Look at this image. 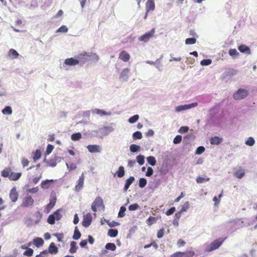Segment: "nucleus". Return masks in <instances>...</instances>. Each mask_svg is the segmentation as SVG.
Instances as JSON below:
<instances>
[{
    "label": "nucleus",
    "mask_w": 257,
    "mask_h": 257,
    "mask_svg": "<svg viewBox=\"0 0 257 257\" xmlns=\"http://www.w3.org/2000/svg\"><path fill=\"white\" fill-rule=\"evenodd\" d=\"M53 235L56 236L57 238V240L59 242H62L64 237V235L62 233H57L54 234Z\"/></svg>",
    "instance_id": "4d7b16f0"
},
{
    "label": "nucleus",
    "mask_w": 257,
    "mask_h": 257,
    "mask_svg": "<svg viewBox=\"0 0 257 257\" xmlns=\"http://www.w3.org/2000/svg\"><path fill=\"white\" fill-rule=\"evenodd\" d=\"M155 33V29H152L150 31L146 33L145 34L141 36L139 39L140 41L147 42H148L151 38H152Z\"/></svg>",
    "instance_id": "0eeeda50"
},
{
    "label": "nucleus",
    "mask_w": 257,
    "mask_h": 257,
    "mask_svg": "<svg viewBox=\"0 0 257 257\" xmlns=\"http://www.w3.org/2000/svg\"><path fill=\"white\" fill-rule=\"evenodd\" d=\"M88 56L90 60L92 59L95 61H98L99 60V57L96 53L92 52L88 53Z\"/></svg>",
    "instance_id": "c9c22d12"
},
{
    "label": "nucleus",
    "mask_w": 257,
    "mask_h": 257,
    "mask_svg": "<svg viewBox=\"0 0 257 257\" xmlns=\"http://www.w3.org/2000/svg\"><path fill=\"white\" fill-rule=\"evenodd\" d=\"M164 232H165V229L164 228H162V229H160V230H159L158 231V232H157V237L158 238H161L162 237H163V236H164Z\"/></svg>",
    "instance_id": "69168bd1"
},
{
    "label": "nucleus",
    "mask_w": 257,
    "mask_h": 257,
    "mask_svg": "<svg viewBox=\"0 0 257 257\" xmlns=\"http://www.w3.org/2000/svg\"><path fill=\"white\" fill-rule=\"evenodd\" d=\"M34 202V199L30 195L25 197L22 201L21 206L23 207H28L33 205Z\"/></svg>",
    "instance_id": "39448f33"
},
{
    "label": "nucleus",
    "mask_w": 257,
    "mask_h": 257,
    "mask_svg": "<svg viewBox=\"0 0 257 257\" xmlns=\"http://www.w3.org/2000/svg\"><path fill=\"white\" fill-rule=\"evenodd\" d=\"M147 180L144 178H140L139 180V186L141 188H144L147 184Z\"/></svg>",
    "instance_id": "8fccbe9b"
},
{
    "label": "nucleus",
    "mask_w": 257,
    "mask_h": 257,
    "mask_svg": "<svg viewBox=\"0 0 257 257\" xmlns=\"http://www.w3.org/2000/svg\"><path fill=\"white\" fill-rule=\"evenodd\" d=\"M139 116L138 114H135L133 116L131 117L128 119V122L131 123H134L136 122L139 119Z\"/></svg>",
    "instance_id": "49530a36"
},
{
    "label": "nucleus",
    "mask_w": 257,
    "mask_h": 257,
    "mask_svg": "<svg viewBox=\"0 0 257 257\" xmlns=\"http://www.w3.org/2000/svg\"><path fill=\"white\" fill-rule=\"evenodd\" d=\"M181 140H182L181 136L178 135V136H176L175 138L174 139L173 143L175 144H178L181 142Z\"/></svg>",
    "instance_id": "338daca9"
},
{
    "label": "nucleus",
    "mask_w": 257,
    "mask_h": 257,
    "mask_svg": "<svg viewBox=\"0 0 257 257\" xmlns=\"http://www.w3.org/2000/svg\"><path fill=\"white\" fill-rule=\"evenodd\" d=\"M133 138L134 139H141L142 138V134L140 132H136L133 134Z\"/></svg>",
    "instance_id": "052dcab7"
},
{
    "label": "nucleus",
    "mask_w": 257,
    "mask_h": 257,
    "mask_svg": "<svg viewBox=\"0 0 257 257\" xmlns=\"http://www.w3.org/2000/svg\"><path fill=\"white\" fill-rule=\"evenodd\" d=\"M182 212L180 211L178 212L175 214L174 216V222L173 223L175 224V222H176L177 223H178V221L180 218L181 215H182Z\"/></svg>",
    "instance_id": "5fc2aeb1"
},
{
    "label": "nucleus",
    "mask_w": 257,
    "mask_h": 257,
    "mask_svg": "<svg viewBox=\"0 0 257 257\" xmlns=\"http://www.w3.org/2000/svg\"><path fill=\"white\" fill-rule=\"evenodd\" d=\"M19 54L17 52L16 50L14 49H11L10 50L9 52V57H11L12 59H16L18 57Z\"/></svg>",
    "instance_id": "cd10ccee"
},
{
    "label": "nucleus",
    "mask_w": 257,
    "mask_h": 257,
    "mask_svg": "<svg viewBox=\"0 0 257 257\" xmlns=\"http://www.w3.org/2000/svg\"><path fill=\"white\" fill-rule=\"evenodd\" d=\"M210 180V178L208 177L204 178L202 177L198 176L197 177L196 181L198 184L203 183L205 182H208Z\"/></svg>",
    "instance_id": "473e14b6"
},
{
    "label": "nucleus",
    "mask_w": 257,
    "mask_h": 257,
    "mask_svg": "<svg viewBox=\"0 0 257 257\" xmlns=\"http://www.w3.org/2000/svg\"><path fill=\"white\" fill-rule=\"evenodd\" d=\"M68 31V28L66 26L63 25L60 27L57 31V32L66 33Z\"/></svg>",
    "instance_id": "0e129e2a"
},
{
    "label": "nucleus",
    "mask_w": 257,
    "mask_h": 257,
    "mask_svg": "<svg viewBox=\"0 0 257 257\" xmlns=\"http://www.w3.org/2000/svg\"><path fill=\"white\" fill-rule=\"evenodd\" d=\"M64 64L68 66H75L78 64V59L76 56L75 58H67L65 59Z\"/></svg>",
    "instance_id": "2eb2a0df"
},
{
    "label": "nucleus",
    "mask_w": 257,
    "mask_h": 257,
    "mask_svg": "<svg viewBox=\"0 0 257 257\" xmlns=\"http://www.w3.org/2000/svg\"><path fill=\"white\" fill-rule=\"evenodd\" d=\"M176 210V208L175 207H171L170 209H169V210H168L165 214L167 215V216H169V215H172V214H173L174 213V212Z\"/></svg>",
    "instance_id": "774afa93"
},
{
    "label": "nucleus",
    "mask_w": 257,
    "mask_h": 257,
    "mask_svg": "<svg viewBox=\"0 0 257 257\" xmlns=\"http://www.w3.org/2000/svg\"><path fill=\"white\" fill-rule=\"evenodd\" d=\"M148 163L152 166H155L156 163L155 158L153 156H149L147 158Z\"/></svg>",
    "instance_id": "58836bf2"
},
{
    "label": "nucleus",
    "mask_w": 257,
    "mask_h": 257,
    "mask_svg": "<svg viewBox=\"0 0 257 257\" xmlns=\"http://www.w3.org/2000/svg\"><path fill=\"white\" fill-rule=\"evenodd\" d=\"M92 112L93 113H96L100 116L107 115L110 114V113H107L106 111L98 108H95L93 109L92 110Z\"/></svg>",
    "instance_id": "bb28decb"
},
{
    "label": "nucleus",
    "mask_w": 257,
    "mask_h": 257,
    "mask_svg": "<svg viewBox=\"0 0 257 257\" xmlns=\"http://www.w3.org/2000/svg\"><path fill=\"white\" fill-rule=\"evenodd\" d=\"M244 174V171L243 169H239L234 173V175L238 179L242 178Z\"/></svg>",
    "instance_id": "7c9ffc66"
},
{
    "label": "nucleus",
    "mask_w": 257,
    "mask_h": 257,
    "mask_svg": "<svg viewBox=\"0 0 257 257\" xmlns=\"http://www.w3.org/2000/svg\"><path fill=\"white\" fill-rule=\"evenodd\" d=\"M225 238H219L212 242L210 245L208 251H211L218 248L223 243Z\"/></svg>",
    "instance_id": "20e7f679"
},
{
    "label": "nucleus",
    "mask_w": 257,
    "mask_h": 257,
    "mask_svg": "<svg viewBox=\"0 0 257 257\" xmlns=\"http://www.w3.org/2000/svg\"><path fill=\"white\" fill-rule=\"evenodd\" d=\"M238 49L241 53H243L246 54H251L250 48L245 45H240L238 47Z\"/></svg>",
    "instance_id": "a211bd4d"
},
{
    "label": "nucleus",
    "mask_w": 257,
    "mask_h": 257,
    "mask_svg": "<svg viewBox=\"0 0 257 257\" xmlns=\"http://www.w3.org/2000/svg\"><path fill=\"white\" fill-rule=\"evenodd\" d=\"M34 251L33 249L31 248H28L24 252V255L27 256H31L33 254Z\"/></svg>",
    "instance_id": "864d4df0"
},
{
    "label": "nucleus",
    "mask_w": 257,
    "mask_h": 257,
    "mask_svg": "<svg viewBox=\"0 0 257 257\" xmlns=\"http://www.w3.org/2000/svg\"><path fill=\"white\" fill-rule=\"evenodd\" d=\"M92 221V216L90 213H87L84 216L82 222V225L85 227H88Z\"/></svg>",
    "instance_id": "9b49d317"
},
{
    "label": "nucleus",
    "mask_w": 257,
    "mask_h": 257,
    "mask_svg": "<svg viewBox=\"0 0 257 257\" xmlns=\"http://www.w3.org/2000/svg\"><path fill=\"white\" fill-rule=\"evenodd\" d=\"M101 133L104 135H107L113 131V128L111 126H105L101 129Z\"/></svg>",
    "instance_id": "aec40b11"
},
{
    "label": "nucleus",
    "mask_w": 257,
    "mask_h": 257,
    "mask_svg": "<svg viewBox=\"0 0 257 257\" xmlns=\"http://www.w3.org/2000/svg\"><path fill=\"white\" fill-rule=\"evenodd\" d=\"M196 39L194 38H187L185 40V43L187 45H192L196 43Z\"/></svg>",
    "instance_id": "09e8293b"
},
{
    "label": "nucleus",
    "mask_w": 257,
    "mask_h": 257,
    "mask_svg": "<svg viewBox=\"0 0 257 257\" xmlns=\"http://www.w3.org/2000/svg\"><path fill=\"white\" fill-rule=\"evenodd\" d=\"M190 204L188 201L186 202L182 206L181 210H180L182 212L186 211L189 208Z\"/></svg>",
    "instance_id": "de8ad7c7"
},
{
    "label": "nucleus",
    "mask_w": 257,
    "mask_h": 257,
    "mask_svg": "<svg viewBox=\"0 0 257 257\" xmlns=\"http://www.w3.org/2000/svg\"><path fill=\"white\" fill-rule=\"evenodd\" d=\"M54 149V147L53 145L49 144L47 147L46 151L45 152V155H49L52 152Z\"/></svg>",
    "instance_id": "3c124183"
},
{
    "label": "nucleus",
    "mask_w": 257,
    "mask_h": 257,
    "mask_svg": "<svg viewBox=\"0 0 257 257\" xmlns=\"http://www.w3.org/2000/svg\"><path fill=\"white\" fill-rule=\"evenodd\" d=\"M84 175L82 173L79 177L78 180L76 182V184L75 187V191L79 192L80 190L83 187L84 181Z\"/></svg>",
    "instance_id": "9d476101"
},
{
    "label": "nucleus",
    "mask_w": 257,
    "mask_h": 257,
    "mask_svg": "<svg viewBox=\"0 0 257 257\" xmlns=\"http://www.w3.org/2000/svg\"><path fill=\"white\" fill-rule=\"evenodd\" d=\"M140 146L135 144H133L130 146V151L133 153L138 152L140 150Z\"/></svg>",
    "instance_id": "a19ab883"
},
{
    "label": "nucleus",
    "mask_w": 257,
    "mask_h": 257,
    "mask_svg": "<svg viewBox=\"0 0 257 257\" xmlns=\"http://www.w3.org/2000/svg\"><path fill=\"white\" fill-rule=\"evenodd\" d=\"M33 243L36 246L40 247L43 244L44 240L42 238L36 237L34 239Z\"/></svg>",
    "instance_id": "a878e982"
},
{
    "label": "nucleus",
    "mask_w": 257,
    "mask_h": 257,
    "mask_svg": "<svg viewBox=\"0 0 257 257\" xmlns=\"http://www.w3.org/2000/svg\"><path fill=\"white\" fill-rule=\"evenodd\" d=\"M155 8V0H147L146 4V10L147 13L153 11Z\"/></svg>",
    "instance_id": "4468645a"
},
{
    "label": "nucleus",
    "mask_w": 257,
    "mask_h": 257,
    "mask_svg": "<svg viewBox=\"0 0 257 257\" xmlns=\"http://www.w3.org/2000/svg\"><path fill=\"white\" fill-rule=\"evenodd\" d=\"M228 54L232 57L238 56L239 55V53L235 49H230L229 50Z\"/></svg>",
    "instance_id": "a18cd8bd"
},
{
    "label": "nucleus",
    "mask_w": 257,
    "mask_h": 257,
    "mask_svg": "<svg viewBox=\"0 0 257 257\" xmlns=\"http://www.w3.org/2000/svg\"><path fill=\"white\" fill-rule=\"evenodd\" d=\"M116 174L117 176L119 178L122 177L124 175V169L122 166H120L118 168V171L116 172Z\"/></svg>",
    "instance_id": "f704fd0d"
},
{
    "label": "nucleus",
    "mask_w": 257,
    "mask_h": 257,
    "mask_svg": "<svg viewBox=\"0 0 257 257\" xmlns=\"http://www.w3.org/2000/svg\"><path fill=\"white\" fill-rule=\"evenodd\" d=\"M212 62L211 60L210 59H203L200 62V64L202 66H207L210 65Z\"/></svg>",
    "instance_id": "13d9d810"
},
{
    "label": "nucleus",
    "mask_w": 257,
    "mask_h": 257,
    "mask_svg": "<svg viewBox=\"0 0 257 257\" xmlns=\"http://www.w3.org/2000/svg\"><path fill=\"white\" fill-rule=\"evenodd\" d=\"M2 112L4 114H11L12 113V108L9 106H7L3 109Z\"/></svg>",
    "instance_id": "37998d69"
},
{
    "label": "nucleus",
    "mask_w": 257,
    "mask_h": 257,
    "mask_svg": "<svg viewBox=\"0 0 257 257\" xmlns=\"http://www.w3.org/2000/svg\"><path fill=\"white\" fill-rule=\"evenodd\" d=\"M10 198L13 202H16L19 196V194L15 187H13L10 193Z\"/></svg>",
    "instance_id": "f8f14e48"
},
{
    "label": "nucleus",
    "mask_w": 257,
    "mask_h": 257,
    "mask_svg": "<svg viewBox=\"0 0 257 257\" xmlns=\"http://www.w3.org/2000/svg\"><path fill=\"white\" fill-rule=\"evenodd\" d=\"M105 248L107 249H109L112 251H114L116 249V246L113 243H107L105 245Z\"/></svg>",
    "instance_id": "79ce46f5"
},
{
    "label": "nucleus",
    "mask_w": 257,
    "mask_h": 257,
    "mask_svg": "<svg viewBox=\"0 0 257 257\" xmlns=\"http://www.w3.org/2000/svg\"><path fill=\"white\" fill-rule=\"evenodd\" d=\"M205 151V148L203 146L199 147L196 150V154L200 155L203 153Z\"/></svg>",
    "instance_id": "e2e57ef3"
},
{
    "label": "nucleus",
    "mask_w": 257,
    "mask_h": 257,
    "mask_svg": "<svg viewBox=\"0 0 257 257\" xmlns=\"http://www.w3.org/2000/svg\"><path fill=\"white\" fill-rule=\"evenodd\" d=\"M41 157V152L40 150H36L35 152H33V159L34 161L36 162Z\"/></svg>",
    "instance_id": "c756f323"
},
{
    "label": "nucleus",
    "mask_w": 257,
    "mask_h": 257,
    "mask_svg": "<svg viewBox=\"0 0 257 257\" xmlns=\"http://www.w3.org/2000/svg\"><path fill=\"white\" fill-rule=\"evenodd\" d=\"M87 148L89 152L92 153H99L101 150L100 147L97 145H89L87 147Z\"/></svg>",
    "instance_id": "dca6fc26"
},
{
    "label": "nucleus",
    "mask_w": 257,
    "mask_h": 257,
    "mask_svg": "<svg viewBox=\"0 0 257 257\" xmlns=\"http://www.w3.org/2000/svg\"><path fill=\"white\" fill-rule=\"evenodd\" d=\"M157 220V219L156 218L150 216L147 219L146 222L149 226H151L154 223H156Z\"/></svg>",
    "instance_id": "e433bc0d"
},
{
    "label": "nucleus",
    "mask_w": 257,
    "mask_h": 257,
    "mask_svg": "<svg viewBox=\"0 0 257 257\" xmlns=\"http://www.w3.org/2000/svg\"><path fill=\"white\" fill-rule=\"evenodd\" d=\"M12 169L11 167H7L6 168H5L2 171V176L4 177H8L9 178L10 175H11V173H12Z\"/></svg>",
    "instance_id": "4be33fe9"
},
{
    "label": "nucleus",
    "mask_w": 257,
    "mask_h": 257,
    "mask_svg": "<svg viewBox=\"0 0 257 257\" xmlns=\"http://www.w3.org/2000/svg\"><path fill=\"white\" fill-rule=\"evenodd\" d=\"M21 173H15L12 172V173H11V175L9 179L11 181H17L21 177Z\"/></svg>",
    "instance_id": "b1692460"
},
{
    "label": "nucleus",
    "mask_w": 257,
    "mask_h": 257,
    "mask_svg": "<svg viewBox=\"0 0 257 257\" xmlns=\"http://www.w3.org/2000/svg\"><path fill=\"white\" fill-rule=\"evenodd\" d=\"M56 202V198L55 197H53L50 198L49 203L46 206L45 208V212L48 213L54 207Z\"/></svg>",
    "instance_id": "ddd939ff"
},
{
    "label": "nucleus",
    "mask_w": 257,
    "mask_h": 257,
    "mask_svg": "<svg viewBox=\"0 0 257 257\" xmlns=\"http://www.w3.org/2000/svg\"><path fill=\"white\" fill-rule=\"evenodd\" d=\"M129 72H130V69L127 68L123 69L120 73V77L122 78L127 77Z\"/></svg>",
    "instance_id": "603ef678"
},
{
    "label": "nucleus",
    "mask_w": 257,
    "mask_h": 257,
    "mask_svg": "<svg viewBox=\"0 0 257 257\" xmlns=\"http://www.w3.org/2000/svg\"><path fill=\"white\" fill-rule=\"evenodd\" d=\"M222 141L223 139L222 138L217 136L212 137L210 139V142L211 145H218L222 142Z\"/></svg>",
    "instance_id": "6ab92c4d"
},
{
    "label": "nucleus",
    "mask_w": 257,
    "mask_h": 257,
    "mask_svg": "<svg viewBox=\"0 0 257 257\" xmlns=\"http://www.w3.org/2000/svg\"><path fill=\"white\" fill-rule=\"evenodd\" d=\"M82 137L81 133H77L73 134L71 135V139L74 141L79 140Z\"/></svg>",
    "instance_id": "ea45409f"
},
{
    "label": "nucleus",
    "mask_w": 257,
    "mask_h": 257,
    "mask_svg": "<svg viewBox=\"0 0 257 257\" xmlns=\"http://www.w3.org/2000/svg\"><path fill=\"white\" fill-rule=\"evenodd\" d=\"M102 205L103 200L102 198L99 196L97 197L92 203L91 209L93 212H95L97 211V209L99 208Z\"/></svg>",
    "instance_id": "423d86ee"
},
{
    "label": "nucleus",
    "mask_w": 257,
    "mask_h": 257,
    "mask_svg": "<svg viewBox=\"0 0 257 257\" xmlns=\"http://www.w3.org/2000/svg\"><path fill=\"white\" fill-rule=\"evenodd\" d=\"M53 182V180H46L43 181L41 184V187L43 189H48L50 187V182Z\"/></svg>",
    "instance_id": "c85d7f7f"
},
{
    "label": "nucleus",
    "mask_w": 257,
    "mask_h": 257,
    "mask_svg": "<svg viewBox=\"0 0 257 257\" xmlns=\"http://www.w3.org/2000/svg\"><path fill=\"white\" fill-rule=\"evenodd\" d=\"M60 158L59 157H55L49 160L48 162V165L52 167H54L57 165V162L59 161Z\"/></svg>",
    "instance_id": "5701e85b"
},
{
    "label": "nucleus",
    "mask_w": 257,
    "mask_h": 257,
    "mask_svg": "<svg viewBox=\"0 0 257 257\" xmlns=\"http://www.w3.org/2000/svg\"><path fill=\"white\" fill-rule=\"evenodd\" d=\"M248 94L247 90L244 89H239L233 95V97L235 100H240L245 98Z\"/></svg>",
    "instance_id": "f03ea898"
},
{
    "label": "nucleus",
    "mask_w": 257,
    "mask_h": 257,
    "mask_svg": "<svg viewBox=\"0 0 257 257\" xmlns=\"http://www.w3.org/2000/svg\"><path fill=\"white\" fill-rule=\"evenodd\" d=\"M145 157L143 155H140L139 156H137V162L140 165H142L144 164L145 163Z\"/></svg>",
    "instance_id": "c03bdc74"
},
{
    "label": "nucleus",
    "mask_w": 257,
    "mask_h": 257,
    "mask_svg": "<svg viewBox=\"0 0 257 257\" xmlns=\"http://www.w3.org/2000/svg\"><path fill=\"white\" fill-rule=\"evenodd\" d=\"M117 234L118 231L115 229H110L108 231V235L111 237H114L116 236Z\"/></svg>",
    "instance_id": "4c0bfd02"
},
{
    "label": "nucleus",
    "mask_w": 257,
    "mask_h": 257,
    "mask_svg": "<svg viewBox=\"0 0 257 257\" xmlns=\"http://www.w3.org/2000/svg\"><path fill=\"white\" fill-rule=\"evenodd\" d=\"M61 209H58L55 211L53 214H50L47 219V222L50 224L53 225L55 223V220H59L62 217V214L60 213Z\"/></svg>",
    "instance_id": "f257e3e1"
},
{
    "label": "nucleus",
    "mask_w": 257,
    "mask_h": 257,
    "mask_svg": "<svg viewBox=\"0 0 257 257\" xmlns=\"http://www.w3.org/2000/svg\"><path fill=\"white\" fill-rule=\"evenodd\" d=\"M139 208V205L137 203L130 205L128 206V209L130 211H134L137 210Z\"/></svg>",
    "instance_id": "680f3d73"
},
{
    "label": "nucleus",
    "mask_w": 257,
    "mask_h": 257,
    "mask_svg": "<svg viewBox=\"0 0 257 257\" xmlns=\"http://www.w3.org/2000/svg\"><path fill=\"white\" fill-rule=\"evenodd\" d=\"M119 59L124 62H127L131 58L130 55L125 51H122L119 54Z\"/></svg>",
    "instance_id": "f3484780"
},
{
    "label": "nucleus",
    "mask_w": 257,
    "mask_h": 257,
    "mask_svg": "<svg viewBox=\"0 0 257 257\" xmlns=\"http://www.w3.org/2000/svg\"><path fill=\"white\" fill-rule=\"evenodd\" d=\"M198 105L197 102H194L189 104L181 105L177 106L175 108V110L177 112H179L182 110L190 109L192 107H196Z\"/></svg>",
    "instance_id": "1a4fd4ad"
},
{
    "label": "nucleus",
    "mask_w": 257,
    "mask_h": 257,
    "mask_svg": "<svg viewBox=\"0 0 257 257\" xmlns=\"http://www.w3.org/2000/svg\"><path fill=\"white\" fill-rule=\"evenodd\" d=\"M126 210V208L124 206H121L120 208L118 214V216L119 217H122L125 215V211Z\"/></svg>",
    "instance_id": "6e6d98bb"
},
{
    "label": "nucleus",
    "mask_w": 257,
    "mask_h": 257,
    "mask_svg": "<svg viewBox=\"0 0 257 257\" xmlns=\"http://www.w3.org/2000/svg\"><path fill=\"white\" fill-rule=\"evenodd\" d=\"M76 242L75 241H71L70 243V248L69 252L71 253H75L77 251V247L76 246Z\"/></svg>",
    "instance_id": "2f4dec72"
},
{
    "label": "nucleus",
    "mask_w": 257,
    "mask_h": 257,
    "mask_svg": "<svg viewBox=\"0 0 257 257\" xmlns=\"http://www.w3.org/2000/svg\"><path fill=\"white\" fill-rule=\"evenodd\" d=\"M48 251L52 254H56L58 252V249L54 242L50 243L48 248Z\"/></svg>",
    "instance_id": "412c9836"
},
{
    "label": "nucleus",
    "mask_w": 257,
    "mask_h": 257,
    "mask_svg": "<svg viewBox=\"0 0 257 257\" xmlns=\"http://www.w3.org/2000/svg\"><path fill=\"white\" fill-rule=\"evenodd\" d=\"M195 252L193 250L186 251H177L170 255V257H193Z\"/></svg>",
    "instance_id": "7ed1b4c3"
},
{
    "label": "nucleus",
    "mask_w": 257,
    "mask_h": 257,
    "mask_svg": "<svg viewBox=\"0 0 257 257\" xmlns=\"http://www.w3.org/2000/svg\"><path fill=\"white\" fill-rule=\"evenodd\" d=\"M81 237V233L78 229L77 227H75L74 234L73 235V238L75 240L79 239Z\"/></svg>",
    "instance_id": "72a5a7b5"
},
{
    "label": "nucleus",
    "mask_w": 257,
    "mask_h": 257,
    "mask_svg": "<svg viewBox=\"0 0 257 257\" xmlns=\"http://www.w3.org/2000/svg\"><path fill=\"white\" fill-rule=\"evenodd\" d=\"M254 144V140L253 138L249 137L247 140L245 142V144L249 146H252Z\"/></svg>",
    "instance_id": "bf43d9fd"
},
{
    "label": "nucleus",
    "mask_w": 257,
    "mask_h": 257,
    "mask_svg": "<svg viewBox=\"0 0 257 257\" xmlns=\"http://www.w3.org/2000/svg\"><path fill=\"white\" fill-rule=\"evenodd\" d=\"M77 59H78V64H84L87 61L89 60V57L88 56V53L84 52L77 56H76Z\"/></svg>",
    "instance_id": "6e6552de"
},
{
    "label": "nucleus",
    "mask_w": 257,
    "mask_h": 257,
    "mask_svg": "<svg viewBox=\"0 0 257 257\" xmlns=\"http://www.w3.org/2000/svg\"><path fill=\"white\" fill-rule=\"evenodd\" d=\"M134 180H135V178L133 176L130 177L128 179H127L126 180L125 185L124 187V191H126L128 189L129 187L133 183V182L134 181Z\"/></svg>",
    "instance_id": "393cba45"
}]
</instances>
